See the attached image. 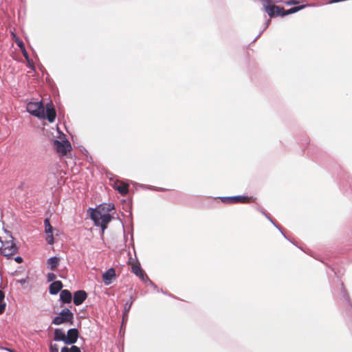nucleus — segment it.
Returning a JSON list of instances; mask_svg holds the SVG:
<instances>
[{"mask_svg": "<svg viewBox=\"0 0 352 352\" xmlns=\"http://www.w3.org/2000/svg\"><path fill=\"white\" fill-rule=\"evenodd\" d=\"M50 352H58V346L56 344H50Z\"/></svg>", "mask_w": 352, "mask_h": 352, "instance_id": "2f4dec72", "label": "nucleus"}, {"mask_svg": "<svg viewBox=\"0 0 352 352\" xmlns=\"http://www.w3.org/2000/svg\"><path fill=\"white\" fill-rule=\"evenodd\" d=\"M160 292H162L164 294H166V293L162 290V289H160Z\"/></svg>", "mask_w": 352, "mask_h": 352, "instance_id": "8fccbe9b", "label": "nucleus"}, {"mask_svg": "<svg viewBox=\"0 0 352 352\" xmlns=\"http://www.w3.org/2000/svg\"><path fill=\"white\" fill-rule=\"evenodd\" d=\"M349 185L352 187V178L349 181Z\"/></svg>", "mask_w": 352, "mask_h": 352, "instance_id": "09e8293b", "label": "nucleus"}, {"mask_svg": "<svg viewBox=\"0 0 352 352\" xmlns=\"http://www.w3.org/2000/svg\"><path fill=\"white\" fill-rule=\"evenodd\" d=\"M280 232V233L282 234V235L285 238V239H287V236L285 235V234L283 232L281 227L280 226H278V224L276 223V222L272 219V221H270Z\"/></svg>", "mask_w": 352, "mask_h": 352, "instance_id": "a878e982", "label": "nucleus"}, {"mask_svg": "<svg viewBox=\"0 0 352 352\" xmlns=\"http://www.w3.org/2000/svg\"><path fill=\"white\" fill-rule=\"evenodd\" d=\"M72 352H82L79 346L76 345H71Z\"/></svg>", "mask_w": 352, "mask_h": 352, "instance_id": "c9c22d12", "label": "nucleus"}, {"mask_svg": "<svg viewBox=\"0 0 352 352\" xmlns=\"http://www.w3.org/2000/svg\"><path fill=\"white\" fill-rule=\"evenodd\" d=\"M129 185L124 184V185H113V188L117 190L121 195L125 196L129 192Z\"/></svg>", "mask_w": 352, "mask_h": 352, "instance_id": "6ab92c4d", "label": "nucleus"}, {"mask_svg": "<svg viewBox=\"0 0 352 352\" xmlns=\"http://www.w3.org/2000/svg\"><path fill=\"white\" fill-rule=\"evenodd\" d=\"M287 239L289 240L291 242V243H293V241H291L288 238Z\"/></svg>", "mask_w": 352, "mask_h": 352, "instance_id": "603ef678", "label": "nucleus"}, {"mask_svg": "<svg viewBox=\"0 0 352 352\" xmlns=\"http://www.w3.org/2000/svg\"><path fill=\"white\" fill-rule=\"evenodd\" d=\"M44 226H45V232L47 235L46 241L49 245H53L54 243V239L53 236V232L54 228L50 224V221L49 219L46 218L44 220Z\"/></svg>", "mask_w": 352, "mask_h": 352, "instance_id": "9d476101", "label": "nucleus"}, {"mask_svg": "<svg viewBox=\"0 0 352 352\" xmlns=\"http://www.w3.org/2000/svg\"><path fill=\"white\" fill-rule=\"evenodd\" d=\"M6 307V302L5 301L0 302V315L2 314L5 311Z\"/></svg>", "mask_w": 352, "mask_h": 352, "instance_id": "f704fd0d", "label": "nucleus"}, {"mask_svg": "<svg viewBox=\"0 0 352 352\" xmlns=\"http://www.w3.org/2000/svg\"><path fill=\"white\" fill-rule=\"evenodd\" d=\"M59 276H60L61 278H65L64 276H62V275H59Z\"/></svg>", "mask_w": 352, "mask_h": 352, "instance_id": "3c124183", "label": "nucleus"}, {"mask_svg": "<svg viewBox=\"0 0 352 352\" xmlns=\"http://www.w3.org/2000/svg\"><path fill=\"white\" fill-rule=\"evenodd\" d=\"M28 278H21V279H18V280H16V282L17 283H19L21 284V285H25V283H28V280H27Z\"/></svg>", "mask_w": 352, "mask_h": 352, "instance_id": "4c0bfd02", "label": "nucleus"}, {"mask_svg": "<svg viewBox=\"0 0 352 352\" xmlns=\"http://www.w3.org/2000/svg\"><path fill=\"white\" fill-rule=\"evenodd\" d=\"M114 209L115 206L113 203H102L94 208H88L87 214L89 218L93 221L95 226L101 228L102 234H104L108 224L113 219V217L109 212Z\"/></svg>", "mask_w": 352, "mask_h": 352, "instance_id": "f257e3e1", "label": "nucleus"}, {"mask_svg": "<svg viewBox=\"0 0 352 352\" xmlns=\"http://www.w3.org/2000/svg\"><path fill=\"white\" fill-rule=\"evenodd\" d=\"M73 300V296L72 292L68 289H63L60 293L59 302L60 306H63L65 304H69Z\"/></svg>", "mask_w": 352, "mask_h": 352, "instance_id": "4468645a", "label": "nucleus"}, {"mask_svg": "<svg viewBox=\"0 0 352 352\" xmlns=\"http://www.w3.org/2000/svg\"><path fill=\"white\" fill-rule=\"evenodd\" d=\"M56 278V275L53 272H49L47 274V282L52 283L53 281H55Z\"/></svg>", "mask_w": 352, "mask_h": 352, "instance_id": "393cba45", "label": "nucleus"}, {"mask_svg": "<svg viewBox=\"0 0 352 352\" xmlns=\"http://www.w3.org/2000/svg\"><path fill=\"white\" fill-rule=\"evenodd\" d=\"M47 265L50 270L54 271L60 265V257L57 256L50 257L47 260Z\"/></svg>", "mask_w": 352, "mask_h": 352, "instance_id": "f3484780", "label": "nucleus"}, {"mask_svg": "<svg viewBox=\"0 0 352 352\" xmlns=\"http://www.w3.org/2000/svg\"><path fill=\"white\" fill-rule=\"evenodd\" d=\"M60 352H72L71 347L64 346L63 347L61 348Z\"/></svg>", "mask_w": 352, "mask_h": 352, "instance_id": "ea45409f", "label": "nucleus"}, {"mask_svg": "<svg viewBox=\"0 0 352 352\" xmlns=\"http://www.w3.org/2000/svg\"><path fill=\"white\" fill-rule=\"evenodd\" d=\"M30 67L32 69H33V70L34 69V66L33 65V64H32V63H31V64H30Z\"/></svg>", "mask_w": 352, "mask_h": 352, "instance_id": "de8ad7c7", "label": "nucleus"}, {"mask_svg": "<svg viewBox=\"0 0 352 352\" xmlns=\"http://www.w3.org/2000/svg\"><path fill=\"white\" fill-rule=\"evenodd\" d=\"M275 9L276 10V13L278 14V16H281V17L285 16V8L283 7L277 6V8H275Z\"/></svg>", "mask_w": 352, "mask_h": 352, "instance_id": "b1692460", "label": "nucleus"}, {"mask_svg": "<svg viewBox=\"0 0 352 352\" xmlns=\"http://www.w3.org/2000/svg\"><path fill=\"white\" fill-rule=\"evenodd\" d=\"M1 254L7 258H10L18 252V247L11 241H1V247L0 248Z\"/></svg>", "mask_w": 352, "mask_h": 352, "instance_id": "20e7f679", "label": "nucleus"}, {"mask_svg": "<svg viewBox=\"0 0 352 352\" xmlns=\"http://www.w3.org/2000/svg\"><path fill=\"white\" fill-rule=\"evenodd\" d=\"M43 118L40 119H46L49 122L52 123L56 118V112L53 103L50 101L47 102L45 106L43 105Z\"/></svg>", "mask_w": 352, "mask_h": 352, "instance_id": "0eeeda50", "label": "nucleus"}, {"mask_svg": "<svg viewBox=\"0 0 352 352\" xmlns=\"http://www.w3.org/2000/svg\"><path fill=\"white\" fill-rule=\"evenodd\" d=\"M131 272L140 279H142L144 275L146 274L138 261L137 264H135L131 267Z\"/></svg>", "mask_w": 352, "mask_h": 352, "instance_id": "a211bd4d", "label": "nucleus"}, {"mask_svg": "<svg viewBox=\"0 0 352 352\" xmlns=\"http://www.w3.org/2000/svg\"><path fill=\"white\" fill-rule=\"evenodd\" d=\"M14 259L17 263H21L23 261V258L21 256H17L14 257Z\"/></svg>", "mask_w": 352, "mask_h": 352, "instance_id": "79ce46f5", "label": "nucleus"}, {"mask_svg": "<svg viewBox=\"0 0 352 352\" xmlns=\"http://www.w3.org/2000/svg\"><path fill=\"white\" fill-rule=\"evenodd\" d=\"M223 204H234L238 202L249 203L254 202L255 198L246 195L223 196L219 197Z\"/></svg>", "mask_w": 352, "mask_h": 352, "instance_id": "39448f33", "label": "nucleus"}, {"mask_svg": "<svg viewBox=\"0 0 352 352\" xmlns=\"http://www.w3.org/2000/svg\"><path fill=\"white\" fill-rule=\"evenodd\" d=\"M26 111L30 115L38 118H43V103L42 101L29 102L26 105Z\"/></svg>", "mask_w": 352, "mask_h": 352, "instance_id": "7ed1b4c3", "label": "nucleus"}, {"mask_svg": "<svg viewBox=\"0 0 352 352\" xmlns=\"http://www.w3.org/2000/svg\"><path fill=\"white\" fill-rule=\"evenodd\" d=\"M63 284L60 280H55L50 283L49 286V293L51 295H56L63 289Z\"/></svg>", "mask_w": 352, "mask_h": 352, "instance_id": "2eb2a0df", "label": "nucleus"}, {"mask_svg": "<svg viewBox=\"0 0 352 352\" xmlns=\"http://www.w3.org/2000/svg\"><path fill=\"white\" fill-rule=\"evenodd\" d=\"M15 41H16V45L19 47L20 50H21L22 49H24L25 47L23 41H21V39L16 38Z\"/></svg>", "mask_w": 352, "mask_h": 352, "instance_id": "7c9ffc66", "label": "nucleus"}, {"mask_svg": "<svg viewBox=\"0 0 352 352\" xmlns=\"http://www.w3.org/2000/svg\"><path fill=\"white\" fill-rule=\"evenodd\" d=\"M129 314L123 315L122 314V324H126V322L128 320Z\"/></svg>", "mask_w": 352, "mask_h": 352, "instance_id": "a19ab883", "label": "nucleus"}, {"mask_svg": "<svg viewBox=\"0 0 352 352\" xmlns=\"http://www.w3.org/2000/svg\"><path fill=\"white\" fill-rule=\"evenodd\" d=\"M74 322V313L68 308L63 309L52 320V324L54 325H61L66 323L72 325Z\"/></svg>", "mask_w": 352, "mask_h": 352, "instance_id": "f03ea898", "label": "nucleus"}, {"mask_svg": "<svg viewBox=\"0 0 352 352\" xmlns=\"http://www.w3.org/2000/svg\"><path fill=\"white\" fill-rule=\"evenodd\" d=\"M125 327V324H121V326H120V332H121V331L122 330V329Z\"/></svg>", "mask_w": 352, "mask_h": 352, "instance_id": "49530a36", "label": "nucleus"}, {"mask_svg": "<svg viewBox=\"0 0 352 352\" xmlns=\"http://www.w3.org/2000/svg\"><path fill=\"white\" fill-rule=\"evenodd\" d=\"M149 285L151 287H152L154 289H155L157 292H160V289L158 288L157 285L154 283L153 282L152 280H151L149 283H148Z\"/></svg>", "mask_w": 352, "mask_h": 352, "instance_id": "e433bc0d", "label": "nucleus"}, {"mask_svg": "<svg viewBox=\"0 0 352 352\" xmlns=\"http://www.w3.org/2000/svg\"><path fill=\"white\" fill-rule=\"evenodd\" d=\"M307 6H309V5H299L297 6H293L287 10L285 9V16L292 14L296 13L297 12L304 9Z\"/></svg>", "mask_w": 352, "mask_h": 352, "instance_id": "aec40b11", "label": "nucleus"}, {"mask_svg": "<svg viewBox=\"0 0 352 352\" xmlns=\"http://www.w3.org/2000/svg\"><path fill=\"white\" fill-rule=\"evenodd\" d=\"M263 3L265 11L267 13L270 18H276L278 16L276 13L277 6L271 3V0H261Z\"/></svg>", "mask_w": 352, "mask_h": 352, "instance_id": "f8f14e48", "label": "nucleus"}, {"mask_svg": "<svg viewBox=\"0 0 352 352\" xmlns=\"http://www.w3.org/2000/svg\"><path fill=\"white\" fill-rule=\"evenodd\" d=\"M142 187L145 189L156 190V191H160V192H164V191L167 190V189L164 188L155 187V186H148V185H142Z\"/></svg>", "mask_w": 352, "mask_h": 352, "instance_id": "5701e85b", "label": "nucleus"}, {"mask_svg": "<svg viewBox=\"0 0 352 352\" xmlns=\"http://www.w3.org/2000/svg\"><path fill=\"white\" fill-rule=\"evenodd\" d=\"M53 340L55 342H63L66 344V333L61 328H56L54 331Z\"/></svg>", "mask_w": 352, "mask_h": 352, "instance_id": "dca6fc26", "label": "nucleus"}, {"mask_svg": "<svg viewBox=\"0 0 352 352\" xmlns=\"http://www.w3.org/2000/svg\"><path fill=\"white\" fill-rule=\"evenodd\" d=\"M79 336V331L77 328L69 329L66 333V345H74Z\"/></svg>", "mask_w": 352, "mask_h": 352, "instance_id": "1a4fd4ad", "label": "nucleus"}, {"mask_svg": "<svg viewBox=\"0 0 352 352\" xmlns=\"http://www.w3.org/2000/svg\"><path fill=\"white\" fill-rule=\"evenodd\" d=\"M5 293L0 289V302L4 301Z\"/></svg>", "mask_w": 352, "mask_h": 352, "instance_id": "c03bdc74", "label": "nucleus"}, {"mask_svg": "<svg viewBox=\"0 0 352 352\" xmlns=\"http://www.w3.org/2000/svg\"><path fill=\"white\" fill-rule=\"evenodd\" d=\"M271 21L270 20H268L266 23H265V28L263 30H261L258 34L255 37V38L253 40L252 42H254L256 41V39L263 34V32L265 31V30H266L267 28V27L269 26L270 23Z\"/></svg>", "mask_w": 352, "mask_h": 352, "instance_id": "c85d7f7f", "label": "nucleus"}, {"mask_svg": "<svg viewBox=\"0 0 352 352\" xmlns=\"http://www.w3.org/2000/svg\"><path fill=\"white\" fill-rule=\"evenodd\" d=\"M21 51L22 54H23V57L25 58V59L30 63V56L28 55V53L25 47L24 49H22Z\"/></svg>", "mask_w": 352, "mask_h": 352, "instance_id": "473e14b6", "label": "nucleus"}, {"mask_svg": "<svg viewBox=\"0 0 352 352\" xmlns=\"http://www.w3.org/2000/svg\"><path fill=\"white\" fill-rule=\"evenodd\" d=\"M285 4L287 6H297L298 4V0H289V1L285 2Z\"/></svg>", "mask_w": 352, "mask_h": 352, "instance_id": "72a5a7b5", "label": "nucleus"}, {"mask_svg": "<svg viewBox=\"0 0 352 352\" xmlns=\"http://www.w3.org/2000/svg\"><path fill=\"white\" fill-rule=\"evenodd\" d=\"M134 301H135V298L132 296H130L129 299L125 302V304L124 305V309L122 311L123 315L129 314L130 309L131 308V306H132L133 303L134 302Z\"/></svg>", "mask_w": 352, "mask_h": 352, "instance_id": "412c9836", "label": "nucleus"}, {"mask_svg": "<svg viewBox=\"0 0 352 352\" xmlns=\"http://www.w3.org/2000/svg\"><path fill=\"white\" fill-rule=\"evenodd\" d=\"M256 210L260 211L269 221H272V218L260 206H257Z\"/></svg>", "mask_w": 352, "mask_h": 352, "instance_id": "cd10ccee", "label": "nucleus"}, {"mask_svg": "<svg viewBox=\"0 0 352 352\" xmlns=\"http://www.w3.org/2000/svg\"><path fill=\"white\" fill-rule=\"evenodd\" d=\"M142 281H143L145 283H148L151 280L148 278V276L145 274L144 275V277L142 279H140Z\"/></svg>", "mask_w": 352, "mask_h": 352, "instance_id": "58836bf2", "label": "nucleus"}, {"mask_svg": "<svg viewBox=\"0 0 352 352\" xmlns=\"http://www.w3.org/2000/svg\"><path fill=\"white\" fill-rule=\"evenodd\" d=\"M6 351H9V352H16L15 350H14L13 349H10V348H7V347H5L3 348Z\"/></svg>", "mask_w": 352, "mask_h": 352, "instance_id": "a18cd8bd", "label": "nucleus"}, {"mask_svg": "<svg viewBox=\"0 0 352 352\" xmlns=\"http://www.w3.org/2000/svg\"><path fill=\"white\" fill-rule=\"evenodd\" d=\"M131 205L130 206V212H129V214L128 216V217L129 218V221H130V228H131V231H130V235H131V239L132 241H133V217H132V212H131Z\"/></svg>", "mask_w": 352, "mask_h": 352, "instance_id": "4be33fe9", "label": "nucleus"}, {"mask_svg": "<svg viewBox=\"0 0 352 352\" xmlns=\"http://www.w3.org/2000/svg\"><path fill=\"white\" fill-rule=\"evenodd\" d=\"M340 294L343 303L346 307V314L352 320V303L343 282L340 283Z\"/></svg>", "mask_w": 352, "mask_h": 352, "instance_id": "423d86ee", "label": "nucleus"}, {"mask_svg": "<svg viewBox=\"0 0 352 352\" xmlns=\"http://www.w3.org/2000/svg\"><path fill=\"white\" fill-rule=\"evenodd\" d=\"M102 278L105 285H111L116 278V270L110 267L102 274Z\"/></svg>", "mask_w": 352, "mask_h": 352, "instance_id": "9b49d317", "label": "nucleus"}, {"mask_svg": "<svg viewBox=\"0 0 352 352\" xmlns=\"http://www.w3.org/2000/svg\"><path fill=\"white\" fill-rule=\"evenodd\" d=\"M53 146L57 152L62 154H66L67 151L72 150L71 143L66 138H64L63 140H54Z\"/></svg>", "mask_w": 352, "mask_h": 352, "instance_id": "6e6552de", "label": "nucleus"}, {"mask_svg": "<svg viewBox=\"0 0 352 352\" xmlns=\"http://www.w3.org/2000/svg\"><path fill=\"white\" fill-rule=\"evenodd\" d=\"M118 219L120 221V223H122V228H123V232H124V238L126 240V233H125L124 223H123V221H122V220L121 219H120L119 217H118Z\"/></svg>", "mask_w": 352, "mask_h": 352, "instance_id": "37998d69", "label": "nucleus"}, {"mask_svg": "<svg viewBox=\"0 0 352 352\" xmlns=\"http://www.w3.org/2000/svg\"><path fill=\"white\" fill-rule=\"evenodd\" d=\"M280 232V233L282 234V235L285 238V239H287V236L285 235V234L283 232L281 227L280 226H278V224L276 223V222L272 219V221H270Z\"/></svg>", "mask_w": 352, "mask_h": 352, "instance_id": "bb28decb", "label": "nucleus"}, {"mask_svg": "<svg viewBox=\"0 0 352 352\" xmlns=\"http://www.w3.org/2000/svg\"><path fill=\"white\" fill-rule=\"evenodd\" d=\"M87 293L82 289L77 290L74 292L73 302L76 306L82 305L87 298Z\"/></svg>", "mask_w": 352, "mask_h": 352, "instance_id": "ddd939ff", "label": "nucleus"}, {"mask_svg": "<svg viewBox=\"0 0 352 352\" xmlns=\"http://www.w3.org/2000/svg\"><path fill=\"white\" fill-rule=\"evenodd\" d=\"M82 153L86 156L87 160L89 162H91L93 161L92 157L89 155V152L85 148H82Z\"/></svg>", "mask_w": 352, "mask_h": 352, "instance_id": "c756f323", "label": "nucleus"}]
</instances>
